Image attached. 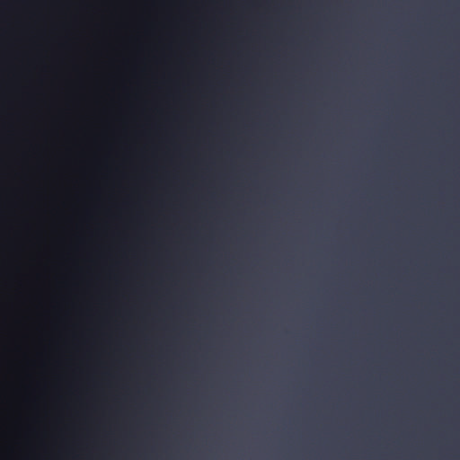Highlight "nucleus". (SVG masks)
Returning <instances> with one entry per match:
<instances>
[{
	"label": "nucleus",
	"instance_id": "nucleus-1",
	"mask_svg": "<svg viewBox=\"0 0 460 460\" xmlns=\"http://www.w3.org/2000/svg\"><path fill=\"white\" fill-rule=\"evenodd\" d=\"M0 115H40V112H0Z\"/></svg>",
	"mask_w": 460,
	"mask_h": 460
},
{
	"label": "nucleus",
	"instance_id": "nucleus-2",
	"mask_svg": "<svg viewBox=\"0 0 460 460\" xmlns=\"http://www.w3.org/2000/svg\"><path fill=\"white\" fill-rule=\"evenodd\" d=\"M0 119H40V117H0Z\"/></svg>",
	"mask_w": 460,
	"mask_h": 460
}]
</instances>
